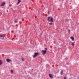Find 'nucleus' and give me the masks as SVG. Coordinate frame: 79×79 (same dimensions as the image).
I'll list each match as a JSON object with an SVG mask.
<instances>
[{
    "mask_svg": "<svg viewBox=\"0 0 79 79\" xmlns=\"http://www.w3.org/2000/svg\"><path fill=\"white\" fill-rule=\"evenodd\" d=\"M34 55L33 56V57L34 58H35L38 55H40L39 53L37 52H35L34 53Z\"/></svg>",
    "mask_w": 79,
    "mask_h": 79,
    "instance_id": "obj_1",
    "label": "nucleus"
},
{
    "mask_svg": "<svg viewBox=\"0 0 79 79\" xmlns=\"http://www.w3.org/2000/svg\"><path fill=\"white\" fill-rule=\"evenodd\" d=\"M50 19V21L51 23H53V18L52 17H48L47 20H48V21L49 22L50 21L49 20Z\"/></svg>",
    "mask_w": 79,
    "mask_h": 79,
    "instance_id": "obj_2",
    "label": "nucleus"
},
{
    "mask_svg": "<svg viewBox=\"0 0 79 79\" xmlns=\"http://www.w3.org/2000/svg\"><path fill=\"white\" fill-rule=\"evenodd\" d=\"M46 52H47V51L45 50H42L41 51V52L42 54H43V55H45Z\"/></svg>",
    "mask_w": 79,
    "mask_h": 79,
    "instance_id": "obj_3",
    "label": "nucleus"
},
{
    "mask_svg": "<svg viewBox=\"0 0 79 79\" xmlns=\"http://www.w3.org/2000/svg\"><path fill=\"white\" fill-rule=\"evenodd\" d=\"M5 4H6L5 2H4L0 5V6H5Z\"/></svg>",
    "mask_w": 79,
    "mask_h": 79,
    "instance_id": "obj_4",
    "label": "nucleus"
},
{
    "mask_svg": "<svg viewBox=\"0 0 79 79\" xmlns=\"http://www.w3.org/2000/svg\"><path fill=\"white\" fill-rule=\"evenodd\" d=\"M6 35H0V37H5V36Z\"/></svg>",
    "mask_w": 79,
    "mask_h": 79,
    "instance_id": "obj_5",
    "label": "nucleus"
},
{
    "mask_svg": "<svg viewBox=\"0 0 79 79\" xmlns=\"http://www.w3.org/2000/svg\"><path fill=\"white\" fill-rule=\"evenodd\" d=\"M6 61L7 62H10V61H12L11 60H10L9 59H6Z\"/></svg>",
    "mask_w": 79,
    "mask_h": 79,
    "instance_id": "obj_6",
    "label": "nucleus"
},
{
    "mask_svg": "<svg viewBox=\"0 0 79 79\" xmlns=\"http://www.w3.org/2000/svg\"><path fill=\"white\" fill-rule=\"evenodd\" d=\"M21 0H18V2L16 3L17 5H18L19 4V2H21Z\"/></svg>",
    "mask_w": 79,
    "mask_h": 79,
    "instance_id": "obj_7",
    "label": "nucleus"
},
{
    "mask_svg": "<svg viewBox=\"0 0 79 79\" xmlns=\"http://www.w3.org/2000/svg\"><path fill=\"white\" fill-rule=\"evenodd\" d=\"M49 77L50 78H52L53 77V76H52V74H49Z\"/></svg>",
    "mask_w": 79,
    "mask_h": 79,
    "instance_id": "obj_8",
    "label": "nucleus"
},
{
    "mask_svg": "<svg viewBox=\"0 0 79 79\" xmlns=\"http://www.w3.org/2000/svg\"><path fill=\"white\" fill-rule=\"evenodd\" d=\"M70 39L72 40L73 41L74 40V37H73V36H72L70 37Z\"/></svg>",
    "mask_w": 79,
    "mask_h": 79,
    "instance_id": "obj_9",
    "label": "nucleus"
},
{
    "mask_svg": "<svg viewBox=\"0 0 79 79\" xmlns=\"http://www.w3.org/2000/svg\"><path fill=\"white\" fill-rule=\"evenodd\" d=\"M74 44H75V42H73V43L71 44V45H72V46H74Z\"/></svg>",
    "mask_w": 79,
    "mask_h": 79,
    "instance_id": "obj_10",
    "label": "nucleus"
},
{
    "mask_svg": "<svg viewBox=\"0 0 79 79\" xmlns=\"http://www.w3.org/2000/svg\"><path fill=\"white\" fill-rule=\"evenodd\" d=\"M2 60H0V65H2Z\"/></svg>",
    "mask_w": 79,
    "mask_h": 79,
    "instance_id": "obj_11",
    "label": "nucleus"
},
{
    "mask_svg": "<svg viewBox=\"0 0 79 79\" xmlns=\"http://www.w3.org/2000/svg\"><path fill=\"white\" fill-rule=\"evenodd\" d=\"M63 70H61V72H60V74H61V75H63Z\"/></svg>",
    "mask_w": 79,
    "mask_h": 79,
    "instance_id": "obj_12",
    "label": "nucleus"
},
{
    "mask_svg": "<svg viewBox=\"0 0 79 79\" xmlns=\"http://www.w3.org/2000/svg\"><path fill=\"white\" fill-rule=\"evenodd\" d=\"M10 72L12 74L13 73V70H11Z\"/></svg>",
    "mask_w": 79,
    "mask_h": 79,
    "instance_id": "obj_13",
    "label": "nucleus"
},
{
    "mask_svg": "<svg viewBox=\"0 0 79 79\" xmlns=\"http://www.w3.org/2000/svg\"><path fill=\"white\" fill-rule=\"evenodd\" d=\"M14 22L15 23H18V22H17V20H15Z\"/></svg>",
    "mask_w": 79,
    "mask_h": 79,
    "instance_id": "obj_14",
    "label": "nucleus"
},
{
    "mask_svg": "<svg viewBox=\"0 0 79 79\" xmlns=\"http://www.w3.org/2000/svg\"><path fill=\"white\" fill-rule=\"evenodd\" d=\"M49 24L50 25H52H52H53V23H49Z\"/></svg>",
    "mask_w": 79,
    "mask_h": 79,
    "instance_id": "obj_15",
    "label": "nucleus"
},
{
    "mask_svg": "<svg viewBox=\"0 0 79 79\" xmlns=\"http://www.w3.org/2000/svg\"><path fill=\"white\" fill-rule=\"evenodd\" d=\"M68 31H69V34H70V32L71 31L69 30H68Z\"/></svg>",
    "mask_w": 79,
    "mask_h": 79,
    "instance_id": "obj_16",
    "label": "nucleus"
},
{
    "mask_svg": "<svg viewBox=\"0 0 79 79\" xmlns=\"http://www.w3.org/2000/svg\"><path fill=\"white\" fill-rule=\"evenodd\" d=\"M48 15H49V14H50V11H49V10H48Z\"/></svg>",
    "mask_w": 79,
    "mask_h": 79,
    "instance_id": "obj_17",
    "label": "nucleus"
},
{
    "mask_svg": "<svg viewBox=\"0 0 79 79\" xmlns=\"http://www.w3.org/2000/svg\"><path fill=\"white\" fill-rule=\"evenodd\" d=\"M22 61H24V59H22Z\"/></svg>",
    "mask_w": 79,
    "mask_h": 79,
    "instance_id": "obj_18",
    "label": "nucleus"
},
{
    "mask_svg": "<svg viewBox=\"0 0 79 79\" xmlns=\"http://www.w3.org/2000/svg\"><path fill=\"white\" fill-rule=\"evenodd\" d=\"M64 79H66V77H64Z\"/></svg>",
    "mask_w": 79,
    "mask_h": 79,
    "instance_id": "obj_19",
    "label": "nucleus"
},
{
    "mask_svg": "<svg viewBox=\"0 0 79 79\" xmlns=\"http://www.w3.org/2000/svg\"><path fill=\"white\" fill-rule=\"evenodd\" d=\"M28 79H32V78H28Z\"/></svg>",
    "mask_w": 79,
    "mask_h": 79,
    "instance_id": "obj_20",
    "label": "nucleus"
},
{
    "mask_svg": "<svg viewBox=\"0 0 79 79\" xmlns=\"http://www.w3.org/2000/svg\"><path fill=\"white\" fill-rule=\"evenodd\" d=\"M45 50H47V48H45Z\"/></svg>",
    "mask_w": 79,
    "mask_h": 79,
    "instance_id": "obj_21",
    "label": "nucleus"
},
{
    "mask_svg": "<svg viewBox=\"0 0 79 79\" xmlns=\"http://www.w3.org/2000/svg\"><path fill=\"white\" fill-rule=\"evenodd\" d=\"M77 79H79V76H78V77H77Z\"/></svg>",
    "mask_w": 79,
    "mask_h": 79,
    "instance_id": "obj_22",
    "label": "nucleus"
},
{
    "mask_svg": "<svg viewBox=\"0 0 79 79\" xmlns=\"http://www.w3.org/2000/svg\"><path fill=\"white\" fill-rule=\"evenodd\" d=\"M33 71V69H31V71Z\"/></svg>",
    "mask_w": 79,
    "mask_h": 79,
    "instance_id": "obj_23",
    "label": "nucleus"
},
{
    "mask_svg": "<svg viewBox=\"0 0 79 79\" xmlns=\"http://www.w3.org/2000/svg\"><path fill=\"white\" fill-rule=\"evenodd\" d=\"M4 39V38L2 39V40Z\"/></svg>",
    "mask_w": 79,
    "mask_h": 79,
    "instance_id": "obj_24",
    "label": "nucleus"
},
{
    "mask_svg": "<svg viewBox=\"0 0 79 79\" xmlns=\"http://www.w3.org/2000/svg\"><path fill=\"white\" fill-rule=\"evenodd\" d=\"M22 21H23V19H22Z\"/></svg>",
    "mask_w": 79,
    "mask_h": 79,
    "instance_id": "obj_25",
    "label": "nucleus"
},
{
    "mask_svg": "<svg viewBox=\"0 0 79 79\" xmlns=\"http://www.w3.org/2000/svg\"><path fill=\"white\" fill-rule=\"evenodd\" d=\"M66 21H68V20H67Z\"/></svg>",
    "mask_w": 79,
    "mask_h": 79,
    "instance_id": "obj_26",
    "label": "nucleus"
},
{
    "mask_svg": "<svg viewBox=\"0 0 79 79\" xmlns=\"http://www.w3.org/2000/svg\"><path fill=\"white\" fill-rule=\"evenodd\" d=\"M1 14H2V13H1Z\"/></svg>",
    "mask_w": 79,
    "mask_h": 79,
    "instance_id": "obj_27",
    "label": "nucleus"
}]
</instances>
